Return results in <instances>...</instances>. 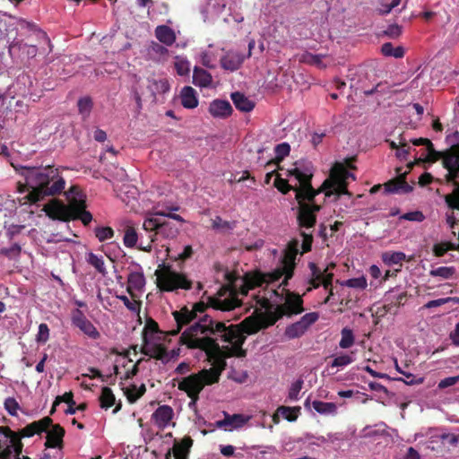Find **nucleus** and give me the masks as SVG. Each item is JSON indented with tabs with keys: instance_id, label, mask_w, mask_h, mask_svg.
<instances>
[{
	"instance_id": "f257e3e1",
	"label": "nucleus",
	"mask_w": 459,
	"mask_h": 459,
	"mask_svg": "<svg viewBox=\"0 0 459 459\" xmlns=\"http://www.w3.org/2000/svg\"><path fill=\"white\" fill-rule=\"evenodd\" d=\"M260 329L261 323L252 316L247 317L241 325H227L223 321L213 319L212 314H204L185 330L179 336V342L190 349L204 351L212 364L210 368L183 377L178 384V388L190 398L188 406L196 404L205 385L220 381L227 367L226 358L247 356V350L243 348L245 333H255Z\"/></svg>"
},
{
	"instance_id": "f03ea898",
	"label": "nucleus",
	"mask_w": 459,
	"mask_h": 459,
	"mask_svg": "<svg viewBox=\"0 0 459 459\" xmlns=\"http://www.w3.org/2000/svg\"><path fill=\"white\" fill-rule=\"evenodd\" d=\"M12 166L24 178L25 184L18 183V191L29 193L23 197V204H37L47 196H56L63 193L65 180L62 176L64 167L48 165L44 167Z\"/></svg>"
},
{
	"instance_id": "7ed1b4c3",
	"label": "nucleus",
	"mask_w": 459,
	"mask_h": 459,
	"mask_svg": "<svg viewBox=\"0 0 459 459\" xmlns=\"http://www.w3.org/2000/svg\"><path fill=\"white\" fill-rule=\"evenodd\" d=\"M288 176L294 177L299 182L296 199H302L307 203H316V197L321 193H325V197L335 195L337 199L342 195L351 196L348 190V180L356 179L354 174L348 171L342 162H335L333 165L329 177L317 189L312 186L313 171L308 167L304 169L298 167L291 169L288 171Z\"/></svg>"
},
{
	"instance_id": "20e7f679",
	"label": "nucleus",
	"mask_w": 459,
	"mask_h": 459,
	"mask_svg": "<svg viewBox=\"0 0 459 459\" xmlns=\"http://www.w3.org/2000/svg\"><path fill=\"white\" fill-rule=\"evenodd\" d=\"M288 176L294 177L299 182L296 199H302L307 203H316V197L321 193H325V197L335 195L337 199L342 195L351 196L348 190V180L356 179L354 174L348 171L342 162H335L333 165L329 177L317 189L312 186L313 171L308 167L304 169L298 167L291 169L288 171Z\"/></svg>"
},
{
	"instance_id": "39448f33",
	"label": "nucleus",
	"mask_w": 459,
	"mask_h": 459,
	"mask_svg": "<svg viewBox=\"0 0 459 459\" xmlns=\"http://www.w3.org/2000/svg\"><path fill=\"white\" fill-rule=\"evenodd\" d=\"M51 423L52 419L45 416L27 424L18 431L11 429L8 426H0V459H30L27 455L20 456L23 448L22 438L40 435L47 431Z\"/></svg>"
},
{
	"instance_id": "423d86ee",
	"label": "nucleus",
	"mask_w": 459,
	"mask_h": 459,
	"mask_svg": "<svg viewBox=\"0 0 459 459\" xmlns=\"http://www.w3.org/2000/svg\"><path fill=\"white\" fill-rule=\"evenodd\" d=\"M299 206L297 209V222L300 230V236L303 238L302 252L305 254L311 251L313 244V230L316 225L317 213L321 211L322 206L316 203H307L302 199H296Z\"/></svg>"
},
{
	"instance_id": "0eeeda50",
	"label": "nucleus",
	"mask_w": 459,
	"mask_h": 459,
	"mask_svg": "<svg viewBox=\"0 0 459 459\" xmlns=\"http://www.w3.org/2000/svg\"><path fill=\"white\" fill-rule=\"evenodd\" d=\"M143 230L148 234V240L146 244H143L141 238L138 249L143 252L152 250V243L157 239L158 236L174 238L178 235V229L172 222L163 217L154 216V212L144 219Z\"/></svg>"
},
{
	"instance_id": "6e6552de",
	"label": "nucleus",
	"mask_w": 459,
	"mask_h": 459,
	"mask_svg": "<svg viewBox=\"0 0 459 459\" xmlns=\"http://www.w3.org/2000/svg\"><path fill=\"white\" fill-rule=\"evenodd\" d=\"M156 284L160 291H175L176 290H190L193 281L186 274L177 273L169 268L164 272L156 271Z\"/></svg>"
},
{
	"instance_id": "1a4fd4ad",
	"label": "nucleus",
	"mask_w": 459,
	"mask_h": 459,
	"mask_svg": "<svg viewBox=\"0 0 459 459\" xmlns=\"http://www.w3.org/2000/svg\"><path fill=\"white\" fill-rule=\"evenodd\" d=\"M239 306H241V301L236 296H230L224 299L216 298V296H210L207 303L197 301V303L192 305L190 311H194V316L197 318L199 313L202 314L210 308L214 311H233Z\"/></svg>"
},
{
	"instance_id": "9d476101",
	"label": "nucleus",
	"mask_w": 459,
	"mask_h": 459,
	"mask_svg": "<svg viewBox=\"0 0 459 459\" xmlns=\"http://www.w3.org/2000/svg\"><path fill=\"white\" fill-rule=\"evenodd\" d=\"M303 299L296 292L287 290L286 298L282 305H277L273 312L271 324H274L277 320L286 316L300 314L304 311Z\"/></svg>"
},
{
	"instance_id": "9b49d317",
	"label": "nucleus",
	"mask_w": 459,
	"mask_h": 459,
	"mask_svg": "<svg viewBox=\"0 0 459 459\" xmlns=\"http://www.w3.org/2000/svg\"><path fill=\"white\" fill-rule=\"evenodd\" d=\"M308 267L311 271V277L307 291L316 290L319 286H323L325 290L332 288L333 273H328V270L334 268V264H331L325 271H321L315 263H309Z\"/></svg>"
},
{
	"instance_id": "f8f14e48",
	"label": "nucleus",
	"mask_w": 459,
	"mask_h": 459,
	"mask_svg": "<svg viewBox=\"0 0 459 459\" xmlns=\"http://www.w3.org/2000/svg\"><path fill=\"white\" fill-rule=\"evenodd\" d=\"M308 267L311 271V277L307 291L316 290L319 286H323L325 290L332 288L333 273H328V270L334 268V264H331L325 271H321L315 263H309Z\"/></svg>"
},
{
	"instance_id": "ddd939ff",
	"label": "nucleus",
	"mask_w": 459,
	"mask_h": 459,
	"mask_svg": "<svg viewBox=\"0 0 459 459\" xmlns=\"http://www.w3.org/2000/svg\"><path fill=\"white\" fill-rule=\"evenodd\" d=\"M75 197L72 198L68 205H65L58 200H53L50 204L44 206L43 211L47 216L52 220L61 221H70L73 220V209Z\"/></svg>"
},
{
	"instance_id": "4468645a",
	"label": "nucleus",
	"mask_w": 459,
	"mask_h": 459,
	"mask_svg": "<svg viewBox=\"0 0 459 459\" xmlns=\"http://www.w3.org/2000/svg\"><path fill=\"white\" fill-rule=\"evenodd\" d=\"M411 169L402 172V168L396 169L397 177L384 184L385 194H409L412 192L413 186L406 182V176Z\"/></svg>"
},
{
	"instance_id": "2eb2a0df",
	"label": "nucleus",
	"mask_w": 459,
	"mask_h": 459,
	"mask_svg": "<svg viewBox=\"0 0 459 459\" xmlns=\"http://www.w3.org/2000/svg\"><path fill=\"white\" fill-rule=\"evenodd\" d=\"M71 322L73 325L79 328L84 334L91 339H98L100 333L94 325L86 317L80 308H74L71 311Z\"/></svg>"
},
{
	"instance_id": "dca6fc26",
	"label": "nucleus",
	"mask_w": 459,
	"mask_h": 459,
	"mask_svg": "<svg viewBox=\"0 0 459 459\" xmlns=\"http://www.w3.org/2000/svg\"><path fill=\"white\" fill-rule=\"evenodd\" d=\"M285 273V264H282L281 267L277 268L272 273H255L254 274H247L246 276V284L248 285V288H257V286H261L266 282H276V281H280L281 276Z\"/></svg>"
},
{
	"instance_id": "f3484780",
	"label": "nucleus",
	"mask_w": 459,
	"mask_h": 459,
	"mask_svg": "<svg viewBox=\"0 0 459 459\" xmlns=\"http://www.w3.org/2000/svg\"><path fill=\"white\" fill-rule=\"evenodd\" d=\"M47 433L44 446L46 448H62L65 429L59 424H53L45 431Z\"/></svg>"
},
{
	"instance_id": "a211bd4d",
	"label": "nucleus",
	"mask_w": 459,
	"mask_h": 459,
	"mask_svg": "<svg viewBox=\"0 0 459 459\" xmlns=\"http://www.w3.org/2000/svg\"><path fill=\"white\" fill-rule=\"evenodd\" d=\"M173 408L169 405H160L152 414L154 424L160 429H166L173 419Z\"/></svg>"
},
{
	"instance_id": "6ab92c4d",
	"label": "nucleus",
	"mask_w": 459,
	"mask_h": 459,
	"mask_svg": "<svg viewBox=\"0 0 459 459\" xmlns=\"http://www.w3.org/2000/svg\"><path fill=\"white\" fill-rule=\"evenodd\" d=\"M246 58V55L230 50L221 57V64L225 70L234 72L241 67Z\"/></svg>"
},
{
	"instance_id": "aec40b11",
	"label": "nucleus",
	"mask_w": 459,
	"mask_h": 459,
	"mask_svg": "<svg viewBox=\"0 0 459 459\" xmlns=\"http://www.w3.org/2000/svg\"><path fill=\"white\" fill-rule=\"evenodd\" d=\"M172 316H174L176 325H178V327L170 332L172 335L178 334L183 326L189 325L196 318L195 311H191L187 307H183L180 310H174Z\"/></svg>"
},
{
	"instance_id": "412c9836",
	"label": "nucleus",
	"mask_w": 459,
	"mask_h": 459,
	"mask_svg": "<svg viewBox=\"0 0 459 459\" xmlns=\"http://www.w3.org/2000/svg\"><path fill=\"white\" fill-rule=\"evenodd\" d=\"M145 284V278L142 272L130 273L127 276L126 291L131 299H135L134 291H142Z\"/></svg>"
},
{
	"instance_id": "4be33fe9",
	"label": "nucleus",
	"mask_w": 459,
	"mask_h": 459,
	"mask_svg": "<svg viewBox=\"0 0 459 459\" xmlns=\"http://www.w3.org/2000/svg\"><path fill=\"white\" fill-rule=\"evenodd\" d=\"M442 166L444 169L459 166V143L453 144L448 149L442 152Z\"/></svg>"
},
{
	"instance_id": "5701e85b",
	"label": "nucleus",
	"mask_w": 459,
	"mask_h": 459,
	"mask_svg": "<svg viewBox=\"0 0 459 459\" xmlns=\"http://www.w3.org/2000/svg\"><path fill=\"white\" fill-rule=\"evenodd\" d=\"M85 200L82 198L77 199L75 197L74 205L72 212L74 216L72 221L79 220L84 226L89 225L92 221V216L89 212L85 210Z\"/></svg>"
},
{
	"instance_id": "b1692460",
	"label": "nucleus",
	"mask_w": 459,
	"mask_h": 459,
	"mask_svg": "<svg viewBox=\"0 0 459 459\" xmlns=\"http://www.w3.org/2000/svg\"><path fill=\"white\" fill-rule=\"evenodd\" d=\"M209 111L214 117H228L232 114L233 108L230 101L215 100L210 104Z\"/></svg>"
},
{
	"instance_id": "393cba45",
	"label": "nucleus",
	"mask_w": 459,
	"mask_h": 459,
	"mask_svg": "<svg viewBox=\"0 0 459 459\" xmlns=\"http://www.w3.org/2000/svg\"><path fill=\"white\" fill-rule=\"evenodd\" d=\"M192 446L193 439L186 436L180 442L178 440L174 441V446L169 451H170V455H174V457L189 458Z\"/></svg>"
},
{
	"instance_id": "a878e982",
	"label": "nucleus",
	"mask_w": 459,
	"mask_h": 459,
	"mask_svg": "<svg viewBox=\"0 0 459 459\" xmlns=\"http://www.w3.org/2000/svg\"><path fill=\"white\" fill-rule=\"evenodd\" d=\"M154 33L157 39L160 42L166 44L167 46L173 45L175 43V40L177 39L175 31L172 30L171 27L168 25L157 26L155 28Z\"/></svg>"
},
{
	"instance_id": "bb28decb",
	"label": "nucleus",
	"mask_w": 459,
	"mask_h": 459,
	"mask_svg": "<svg viewBox=\"0 0 459 459\" xmlns=\"http://www.w3.org/2000/svg\"><path fill=\"white\" fill-rule=\"evenodd\" d=\"M181 105L185 108H195L198 106L196 91L191 86H185L181 89Z\"/></svg>"
},
{
	"instance_id": "cd10ccee",
	"label": "nucleus",
	"mask_w": 459,
	"mask_h": 459,
	"mask_svg": "<svg viewBox=\"0 0 459 459\" xmlns=\"http://www.w3.org/2000/svg\"><path fill=\"white\" fill-rule=\"evenodd\" d=\"M428 154L426 157H419L414 160L412 162H409L407 164V168L409 169H412L414 165H420L422 163H434L438 160H441L442 152H437L434 149L433 144L431 143V147L429 146L427 149Z\"/></svg>"
},
{
	"instance_id": "c85d7f7f",
	"label": "nucleus",
	"mask_w": 459,
	"mask_h": 459,
	"mask_svg": "<svg viewBox=\"0 0 459 459\" xmlns=\"http://www.w3.org/2000/svg\"><path fill=\"white\" fill-rule=\"evenodd\" d=\"M231 100L236 108L240 111L249 112L255 108V102L239 91L233 92L231 94Z\"/></svg>"
},
{
	"instance_id": "c756f323",
	"label": "nucleus",
	"mask_w": 459,
	"mask_h": 459,
	"mask_svg": "<svg viewBox=\"0 0 459 459\" xmlns=\"http://www.w3.org/2000/svg\"><path fill=\"white\" fill-rule=\"evenodd\" d=\"M299 241L298 239H292L287 246V249L282 259V264L296 267L295 261L299 254Z\"/></svg>"
},
{
	"instance_id": "7c9ffc66",
	"label": "nucleus",
	"mask_w": 459,
	"mask_h": 459,
	"mask_svg": "<svg viewBox=\"0 0 459 459\" xmlns=\"http://www.w3.org/2000/svg\"><path fill=\"white\" fill-rule=\"evenodd\" d=\"M192 82H194V83L197 86L208 87L212 82V76L207 70L195 66L194 67Z\"/></svg>"
},
{
	"instance_id": "2f4dec72",
	"label": "nucleus",
	"mask_w": 459,
	"mask_h": 459,
	"mask_svg": "<svg viewBox=\"0 0 459 459\" xmlns=\"http://www.w3.org/2000/svg\"><path fill=\"white\" fill-rule=\"evenodd\" d=\"M141 351L144 355L159 359L163 363L168 362V350L162 344H154L151 348L143 347Z\"/></svg>"
},
{
	"instance_id": "473e14b6",
	"label": "nucleus",
	"mask_w": 459,
	"mask_h": 459,
	"mask_svg": "<svg viewBox=\"0 0 459 459\" xmlns=\"http://www.w3.org/2000/svg\"><path fill=\"white\" fill-rule=\"evenodd\" d=\"M93 102L91 97L85 96L80 98L77 101L78 113L82 116V120H86L92 109Z\"/></svg>"
},
{
	"instance_id": "72a5a7b5",
	"label": "nucleus",
	"mask_w": 459,
	"mask_h": 459,
	"mask_svg": "<svg viewBox=\"0 0 459 459\" xmlns=\"http://www.w3.org/2000/svg\"><path fill=\"white\" fill-rule=\"evenodd\" d=\"M100 406L102 409H108L115 404V395L108 386H103L99 397Z\"/></svg>"
},
{
	"instance_id": "f704fd0d",
	"label": "nucleus",
	"mask_w": 459,
	"mask_h": 459,
	"mask_svg": "<svg viewBox=\"0 0 459 459\" xmlns=\"http://www.w3.org/2000/svg\"><path fill=\"white\" fill-rule=\"evenodd\" d=\"M405 254L403 252H385L382 255V261L385 264L391 266L402 264L405 260Z\"/></svg>"
},
{
	"instance_id": "c9c22d12",
	"label": "nucleus",
	"mask_w": 459,
	"mask_h": 459,
	"mask_svg": "<svg viewBox=\"0 0 459 459\" xmlns=\"http://www.w3.org/2000/svg\"><path fill=\"white\" fill-rule=\"evenodd\" d=\"M138 240V235L133 226H126L124 230L123 243L126 247H134Z\"/></svg>"
},
{
	"instance_id": "e433bc0d",
	"label": "nucleus",
	"mask_w": 459,
	"mask_h": 459,
	"mask_svg": "<svg viewBox=\"0 0 459 459\" xmlns=\"http://www.w3.org/2000/svg\"><path fill=\"white\" fill-rule=\"evenodd\" d=\"M459 245L451 242H441L435 244L432 247V253L436 257H442L448 251H457Z\"/></svg>"
},
{
	"instance_id": "4c0bfd02",
	"label": "nucleus",
	"mask_w": 459,
	"mask_h": 459,
	"mask_svg": "<svg viewBox=\"0 0 459 459\" xmlns=\"http://www.w3.org/2000/svg\"><path fill=\"white\" fill-rule=\"evenodd\" d=\"M307 330L299 321H297L288 325L284 333L289 339H294L302 336Z\"/></svg>"
},
{
	"instance_id": "58836bf2",
	"label": "nucleus",
	"mask_w": 459,
	"mask_h": 459,
	"mask_svg": "<svg viewBox=\"0 0 459 459\" xmlns=\"http://www.w3.org/2000/svg\"><path fill=\"white\" fill-rule=\"evenodd\" d=\"M146 391V387L144 384H141L139 386L135 385H132L129 388H127L125 392L127 401L130 403H135Z\"/></svg>"
},
{
	"instance_id": "ea45409f",
	"label": "nucleus",
	"mask_w": 459,
	"mask_h": 459,
	"mask_svg": "<svg viewBox=\"0 0 459 459\" xmlns=\"http://www.w3.org/2000/svg\"><path fill=\"white\" fill-rule=\"evenodd\" d=\"M276 157L274 160H270L266 163V166H271L275 163H280L281 160H284L285 157H287L290 152V146L287 143H282L278 145H276L275 149Z\"/></svg>"
},
{
	"instance_id": "a19ab883",
	"label": "nucleus",
	"mask_w": 459,
	"mask_h": 459,
	"mask_svg": "<svg viewBox=\"0 0 459 459\" xmlns=\"http://www.w3.org/2000/svg\"><path fill=\"white\" fill-rule=\"evenodd\" d=\"M381 53L385 56L402 58L404 56V49L402 46L394 48L391 42H385L381 47Z\"/></svg>"
},
{
	"instance_id": "79ce46f5",
	"label": "nucleus",
	"mask_w": 459,
	"mask_h": 459,
	"mask_svg": "<svg viewBox=\"0 0 459 459\" xmlns=\"http://www.w3.org/2000/svg\"><path fill=\"white\" fill-rule=\"evenodd\" d=\"M313 408L321 414H333L336 412L337 407L334 403L314 401Z\"/></svg>"
},
{
	"instance_id": "37998d69",
	"label": "nucleus",
	"mask_w": 459,
	"mask_h": 459,
	"mask_svg": "<svg viewBox=\"0 0 459 459\" xmlns=\"http://www.w3.org/2000/svg\"><path fill=\"white\" fill-rule=\"evenodd\" d=\"M342 338L339 342V346L342 349L351 347L355 342V336L353 331L349 327H343L341 332Z\"/></svg>"
},
{
	"instance_id": "c03bdc74",
	"label": "nucleus",
	"mask_w": 459,
	"mask_h": 459,
	"mask_svg": "<svg viewBox=\"0 0 459 459\" xmlns=\"http://www.w3.org/2000/svg\"><path fill=\"white\" fill-rule=\"evenodd\" d=\"M226 419L229 422L228 427L230 426L233 429H239L243 427L249 420L248 417L239 413H235L233 415L226 413Z\"/></svg>"
},
{
	"instance_id": "a18cd8bd",
	"label": "nucleus",
	"mask_w": 459,
	"mask_h": 459,
	"mask_svg": "<svg viewBox=\"0 0 459 459\" xmlns=\"http://www.w3.org/2000/svg\"><path fill=\"white\" fill-rule=\"evenodd\" d=\"M274 186L283 195H287L290 191H294L297 194L296 189H299V186L290 185L287 179L281 178L279 175L274 180Z\"/></svg>"
},
{
	"instance_id": "49530a36",
	"label": "nucleus",
	"mask_w": 459,
	"mask_h": 459,
	"mask_svg": "<svg viewBox=\"0 0 459 459\" xmlns=\"http://www.w3.org/2000/svg\"><path fill=\"white\" fill-rule=\"evenodd\" d=\"M179 209H180L179 206L169 207V208H167V211L155 212L154 216H160V217H163L165 219L169 218V219H172L179 223H185L186 221L183 219L182 216H180L177 213H172V212H177Z\"/></svg>"
},
{
	"instance_id": "de8ad7c7",
	"label": "nucleus",
	"mask_w": 459,
	"mask_h": 459,
	"mask_svg": "<svg viewBox=\"0 0 459 459\" xmlns=\"http://www.w3.org/2000/svg\"><path fill=\"white\" fill-rule=\"evenodd\" d=\"M179 209H180L179 206L169 207V208H167V211L155 212L154 216H160V217H163L165 219L169 218V219H172L179 223H185L186 221L183 219L182 216H180L177 213H172V212H177Z\"/></svg>"
},
{
	"instance_id": "09e8293b",
	"label": "nucleus",
	"mask_w": 459,
	"mask_h": 459,
	"mask_svg": "<svg viewBox=\"0 0 459 459\" xmlns=\"http://www.w3.org/2000/svg\"><path fill=\"white\" fill-rule=\"evenodd\" d=\"M455 273L454 267H438L429 272L431 277H439L440 279H452Z\"/></svg>"
},
{
	"instance_id": "8fccbe9b",
	"label": "nucleus",
	"mask_w": 459,
	"mask_h": 459,
	"mask_svg": "<svg viewBox=\"0 0 459 459\" xmlns=\"http://www.w3.org/2000/svg\"><path fill=\"white\" fill-rule=\"evenodd\" d=\"M236 224L234 222L224 221L221 217L217 216L212 220V229L221 231H230L234 230Z\"/></svg>"
},
{
	"instance_id": "3c124183",
	"label": "nucleus",
	"mask_w": 459,
	"mask_h": 459,
	"mask_svg": "<svg viewBox=\"0 0 459 459\" xmlns=\"http://www.w3.org/2000/svg\"><path fill=\"white\" fill-rule=\"evenodd\" d=\"M155 333H159V325L152 318H147L145 321L144 327L143 329V340L147 342L148 335H152Z\"/></svg>"
},
{
	"instance_id": "603ef678",
	"label": "nucleus",
	"mask_w": 459,
	"mask_h": 459,
	"mask_svg": "<svg viewBox=\"0 0 459 459\" xmlns=\"http://www.w3.org/2000/svg\"><path fill=\"white\" fill-rule=\"evenodd\" d=\"M323 56V55H316L310 52H306L301 56L300 60L304 63L313 65L317 67H325L322 62Z\"/></svg>"
},
{
	"instance_id": "864d4df0",
	"label": "nucleus",
	"mask_w": 459,
	"mask_h": 459,
	"mask_svg": "<svg viewBox=\"0 0 459 459\" xmlns=\"http://www.w3.org/2000/svg\"><path fill=\"white\" fill-rule=\"evenodd\" d=\"M445 202L451 210L459 211V186L455 187L451 194L445 196Z\"/></svg>"
},
{
	"instance_id": "5fc2aeb1",
	"label": "nucleus",
	"mask_w": 459,
	"mask_h": 459,
	"mask_svg": "<svg viewBox=\"0 0 459 459\" xmlns=\"http://www.w3.org/2000/svg\"><path fill=\"white\" fill-rule=\"evenodd\" d=\"M87 262H88V264L90 265H91L93 268H95V270L98 273H100L101 274H105L106 273V269H105V266H104V261L102 260L101 257L97 256L93 253H90L88 255Z\"/></svg>"
},
{
	"instance_id": "6e6d98bb",
	"label": "nucleus",
	"mask_w": 459,
	"mask_h": 459,
	"mask_svg": "<svg viewBox=\"0 0 459 459\" xmlns=\"http://www.w3.org/2000/svg\"><path fill=\"white\" fill-rule=\"evenodd\" d=\"M94 233L100 242L108 240L114 236V231L109 227H98L95 229Z\"/></svg>"
},
{
	"instance_id": "4d7b16f0",
	"label": "nucleus",
	"mask_w": 459,
	"mask_h": 459,
	"mask_svg": "<svg viewBox=\"0 0 459 459\" xmlns=\"http://www.w3.org/2000/svg\"><path fill=\"white\" fill-rule=\"evenodd\" d=\"M299 407H288V406H281L278 411L281 413V415L289 421H294L298 418V412L299 411Z\"/></svg>"
},
{
	"instance_id": "13d9d810",
	"label": "nucleus",
	"mask_w": 459,
	"mask_h": 459,
	"mask_svg": "<svg viewBox=\"0 0 459 459\" xmlns=\"http://www.w3.org/2000/svg\"><path fill=\"white\" fill-rule=\"evenodd\" d=\"M447 302H454L455 304H458L459 298H439L438 299H431L430 301L425 303L423 307L425 309H430V307H438V306H443V304H447Z\"/></svg>"
},
{
	"instance_id": "bf43d9fd",
	"label": "nucleus",
	"mask_w": 459,
	"mask_h": 459,
	"mask_svg": "<svg viewBox=\"0 0 459 459\" xmlns=\"http://www.w3.org/2000/svg\"><path fill=\"white\" fill-rule=\"evenodd\" d=\"M349 288H357L358 290H365L368 286L367 280L364 276L360 278H350L342 283Z\"/></svg>"
},
{
	"instance_id": "052dcab7",
	"label": "nucleus",
	"mask_w": 459,
	"mask_h": 459,
	"mask_svg": "<svg viewBox=\"0 0 459 459\" xmlns=\"http://www.w3.org/2000/svg\"><path fill=\"white\" fill-rule=\"evenodd\" d=\"M447 173L445 176V179L447 183L453 184L455 187L459 186V165L446 169Z\"/></svg>"
},
{
	"instance_id": "680f3d73",
	"label": "nucleus",
	"mask_w": 459,
	"mask_h": 459,
	"mask_svg": "<svg viewBox=\"0 0 459 459\" xmlns=\"http://www.w3.org/2000/svg\"><path fill=\"white\" fill-rule=\"evenodd\" d=\"M352 361H353V358L350 354H342V355L335 357L332 360L330 366L333 368V367L342 368V367H345V366L351 364Z\"/></svg>"
},
{
	"instance_id": "e2e57ef3",
	"label": "nucleus",
	"mask_w": 459,
	"mask_h": 459,
	"mask_svg": "<svg viewBox=\"0 0 459 459\" xmlns=\"http://www.w3.org/2000/svg\"><path fill=\"white\" fill-rule=\"evenodd\" d=\"M117 299H119L124 303L126 309L137 313L140 311L141 301H136L134 298H132V301H130L126 296H117Z\"/></svg>"
},
{
	"instance_id": "0e129e2a",
	"label": "nucleus",
	"mask_w": 459,
	"mask_h": 459,
	"mask_svg": "<svg viewBox=\"0 0 459 459\" xmlns=\"http://www.w3.org/2000/svg\"><path fill=\"white\" fill-rule=\"evenodd\" d=\"M304 381L302 379H298L293 382L289 390V398L291 401H297L299 399V394L300 390L303 387Z\"/></svg>"
},
{
	"instance_id": "69168bd1",
	"label": "nucleus",
	"mask_w": 459,
	"mask_h": 459,
	"mask_svg": "<svg viewBox=\"0 0 459 459\" xmlns=\"http://www.w3.org/2000/svg\"><path fill=\"white\" fill-rule=\"evenodd\" d=\"M49 338V328L46 323H41L39 325V331L36 336V340L39 342L45 343Z\"/></svg>"
},
{
	"instance_id": "338daca9",
	"label": "nucleus",
	"mask_w": 459,
	"mask_h": 459,
	"mask_svg": "<svg viewBox=\"0 0 459 459\" xmlns=\"http://www.w3.org/2000/svg\"><path fill=\"white\" fill-rule=\"evenodd\" d=\"M319 314L317 312H309L301 316L299 320L307 329L317 321Z\"/></svg>"
},
{
	"instance_id": "774afa93",
	"label": "nucleus",
	"mask_w": 459,
	"mask_h": 459,
	"mask_svg": "<svg viewBox=\"0 0 459 459\" xmlns=\"http://www.w3.org/2000/svg\"><path fill=\"white\" fill-rule=\"evenodd\" d=\"M4 405V409L12 416H15L17 414V411L20 408L18 402L13 397L6 398Z\"/></svg>"
}]
</instances>
